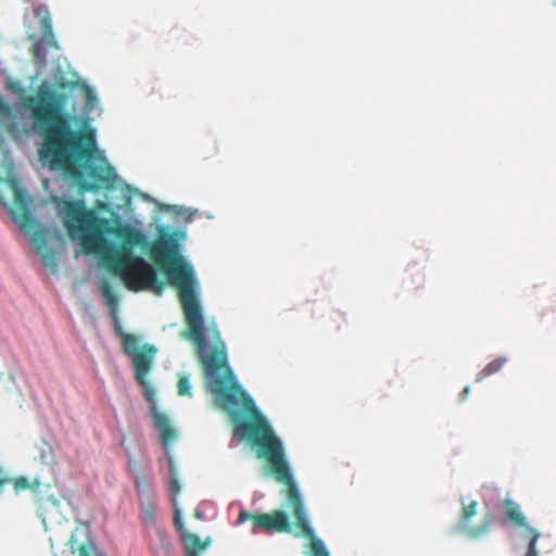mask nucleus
<instances>
[{"label":"nucleus","instance_id":"1","mask_svg":"<svg viewBox=\"0 0 556 556\" xmlns=\"http://www.w3.org/2000/svg\"><path fill=\"white\" fill-rule=\"evenodd\" d=\"M192 342L203 369L205 389L214 396L216 406L225 410L233 425V432L266 462L268 473L285 488V507L292 510L296 536L311 540L314 556H329L323 542L311 526L304 500L292 475L285 445L273 427L255 406L252 397L238 382L228 361L220 334H181Z\"/></svg>","mask_w":556,"mask_h":556},{"label":"nucleus","instance_id":"2","mask_svg":"<svg viewBox=\"0 0 556 556\" xmlns=\"http://www.w3.org/2000/svg\"><path fill=\"white\" fill-rule=\"evenodd\" d=\"M53 200L70 237L80 241L85 253L98 255L128 290L163 294L165 282L157 278L151 264L134 253L135 248L146 244L142 231L129 225L112 227L109 219L86 208L81 200Z\"/></svg>","mask_w":556,"mask_h":556},{"label":"nucleus","instance_id":"3","mask_svg":"<svg viewBox=\"0 0 556 556\" xmlns=\"http://www.w3.org/2000/svg\"><path fill=\"white\" fill-rule=\"evenodd\" d=\"M37 129L42 138L38 151L41 161L78 186L80 193L111 189L116 174L112 166L93 163L100 154L93 129H73L61 99L46 100L37 90Z\"/></svg>","mask_w":556,"mask_h":556},{"label":"nucleus","instance_id":"4","mask_svg":"<svg viewBox=\"0 0 556 556\" xmlns=\"http://www.w3.org/2000/svg\"><path fill=\"white\" fill-rule=\"evenodd\" d=\"M0 204L10 213L18 229L35 250L34 200L28 194L22 178L16 174L14 162L0 142Z\"/></svg>","mask_w":556,"mask_h":556},{"label":"nucleus","instance_id":"5","mask_svg":"<svg viewBox=\"0 0 556 556\" xmlns=\"http://www.w3.org/2000/svg\"><path fill=\"white\" fill-rule=\"evenodd\" d=\"M98 288L103 298L105 305L109 307L110 315L114 319V331L122 340L123 351L132 361L135 369V380L143 388V395L148 401H153L155 391L148 380V376L152 368L156 348L152 344H143L139 346V338L135 334L126 333L118 321V295L109 279H101Z\"/></svg>","mask_w":556,"mask_h":556},{"label":"nucleus","instance_id":"6","mask_svg":"<svg viewBox=\"0 0 556 556\" xmlns=\"http://www.w3.org/2000/svg\"><path fill=\"white\" fill-rule=\"evenodd\" d=\"M8 89L18 101L11 105L0 96V136L22 142L35 131V94H27L20 80L8 81Z\"/></svg>","mask_w":556,"mask_h":556},{"label":"nucleus","instance_id":"7","mask_svg":"<svg viewBox=\"0 0 556 556\" xmlns=\"http://www.w3.org/2000/svg\"><path fill=\"white\" fill-rule=\"evenodd\" d=\"M167 463L168 468L170 472V479L168 483V490L172 495V501L175 506V513H174V525L176 529L179 531L181 539L186 545V554L187 556H201V553L210 545L211 539H205L204 541H201V539L193 533L188 532L185 529L182 519H181V511L177 506V496L180 493V483L178 478V470L175 464V460L173 456L167 453Z\"/></svg>","mask_w":556,"mask_h":556},{"label":"nucleus","instance_id":"8","mask_svg":"<svg viewBox=\"0 0 556 556\" xmlns=\"http://www.w3.org/2000/svg\"><path fill=\"white\" fill-rule=\"evenodd\" d=\"M248 520L252 521V532L274 533H291L293 526L286 511L275 509L269 513L252 514L248 510H241L238 516V523Z\"/></svg>","mask_w":556,"mask_h":556},{"label":"nucleus","instance_id":"9","mask_svg":"<svg viewBox=\"0 0 556 556\" xmlns=\"http://www.w3.org/2000/svg\"><path fill=\"white\" fill-rule=\"evenodd\" d=\"M507 519L517 528L525 529L529 536L528 551L525 556H539L536 549V542L541 536L540 532L528 526L527 519L520 506L510 498H505L503 502Z\"/></svg>","mask_w":556,"mask_h":556},{"label":"nucleus","instance_id":"10","mask_svg":"<svg viewBox=\"0 0 556 556\" xmlns=\"http://www.w3.org/2000/svg\"><path fill=\"white\" fill-rule=\"evenodd\" d=\"M37 16L40 17V38L37 40V62L40 60V49H59L55 35L52 29L51 17L43 5H37Z\"/></svg>","mask_w":556,"mask_h":556},{"label":"nucleus","instance_id":"11","mask_svg":"<svg viewBox=\"0 0 556 556\" xmlns=\"http://www.w3.org/2000/svg\"><path fill=\"white\" fill-rule=\"evenodd\" d=\"M478 503L472 501L468 505H465L462 510L459 527L466 531L470 538H478L488 532L489 528L494 521V516L486 514L482 522L476 527H469L470 519L477 514Z\"/></svg>","mask_w":556,"mask_h":556},{"label":"nucleus","instance_id":"12","mask_svg":"<svg viewBox=\"0 0 556 556\" xmlns=\"http://www.w3.org/2000/svg\"><path fill=\"white\" fill-rule=\"evenodd\" d=\"M55 556H104L92 542L78 543L73 538L67 541L65 548Z\"/></svg>","mask_w":556,"mask_h":556},{"label":"nucleus","instance_id":"13","mask_svg":"<svg viewBox=\"0 0 556 556\" xmlns=\"http://www.w3.org/2000/svg\"><path fill=\"white\" fill-rule=\"evenodd\" d=\"M153 421L155 428L160 432L161 443L164 448H168L169 444L176 438V431L170 425L169 418L163 413H154Z\"/></svg>","mask_w":556,"mask_h":556},{"label":"nucleus","instance_id":"14","mask_svg":"<svg viewBox=\"0 0 556 556\" xmlns=\"http://www.w3.org/2000/svg\"><path fill=\"white\" fill-rule=\"evenodd\" d=\"M505 357H497L494 361L490 362L478 375H477V381L480 382L486 377L498 372L504 364L506 363Z\"/></svg>","mask_w":556,"mask_h":556},{"label":"nucleus","instance_id":"15","mask_svg":"<svg viewBox=\"0 0 556 556\" xmlns=\"http://www.w3.org/2000/svg\"><path fill=\"white\" fill-rule=\"evenodd\" d=\"M177 393L180 396H191V384L187 375H179Z\"/></svg>","mask_w":556,"mask_h":556},{"label":"nucleus","instance_id":"16","mask_svg":"<svg viewBox=\"0 0 556 556\" xmlns=\"http://www.w3.org/2000/svg\"><path fill=\"white\" fill-rule=\"evenodd\" d=\"M15 493L27 490L30 488L29 481L25 477L11 478V483Z\"/></svg>","mask_w":556,"mask_h":556},{"label":"nucleus","instance_id":"17","mask_svg":"<svg viewBox=\"0 0 556 556\" xmlns=\"http://www.w3.org/2000/svg\"><path fill=\"white\" fill-rule=\"evenodd\" d=\"M154 516H155V507L152 503H148L143 507V517L146 520H153Z\"/></svg>","mask_w":556,"mask_h":556},{"label":"nucleus","instance_id":"18","mask_svg":"<svg viewBox=\"0 0 556 556\" xmlns=\"http://www.w3.org/2000/svg\"><path fill=\"white\" fill-rule=\"evenodd\" d=\"M11 483V477L7 473V471L0 467V492L3 488Z\"/></svg>","mask_w":556,"mask_h":556},{"label":"nucleus","instance_id":"19","mask_svg":"<svg viewBox=\"0 0 556 556\" xmlns=\"http://www.w3.org/2000/svg\"><path fill=\"white\" fill-rule=\"evenodd\" d=\"M469 392H470V389L468 387L464 389V391L462 393L463 400H465L468 396Z\"/></svg>","mask_w":556,"mask_h":556},{"label":"nucleus","instance_id":"20","mask_svg":"<svg viewBox=\"0 0 556 556\" xmlns=\"http://www.w3.org/2000/svg\"><path fill=\"white\" fill-rule=\"evenodd\" d=\"M29 50L35 52V43L30 46Z\"/></svg>","mask_w":556,"mask_h":556}]
</instances>
